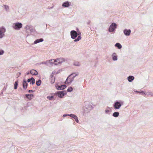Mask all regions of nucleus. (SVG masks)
Wrapping results in <instances>:
<instances>
[{
  "mask_svg": "<svg viewBox=\"0 0 153 153\" xmlns=\"http://www.w3.org/2000/svg\"><path fill=\"white\" fill-rule=\"evenodd\" d=\"M85 103L86 104L85 105L84 108L83 109V113L85 114L89 112L92 108V106L91 103L88 102H86Z\"/></svg>",
  "mask_w": 153,
  "mask_h": 153,
  "instance_id": "1",
  "label": "nucleus"
},
{
  "mask_svg": "<svg viewBox=\"0 0 153 153\" xmlns=\"http://www.w3.org/2000/svg\"><path fill=\"white\" fill-rule=\"evenodd\" d=\"M53 59H51L50 60H47L45 62H41L38 63L39 65L41 64L49 66L50 65H53Z\"/></svg>",
  "mask_w": 153,
  "mask_h": 153,
  "instance_id": "2",
  "label": "nucleus"
},
{
  "mask_svg": "<svg viewBox=\"0 0 153 153\" xmlns=\"http://www.w3.org/2000/svg\"><path fill=\"white\" fill-rule=\"evenodd\" d=\"M123 104L122 101H116L114 103L113 106L115 109H119Z\"/></svg>",
  "mask_w": 153,
  "mask_h": 153,
  "instance_id": "3",
  "label": "nucleus"
},
{
  "mask_svg": "<svg viewBox=\"0 0 153 153\" xmlns=\"http://www.w3.org/2000/svg\"><path fill=\"white\" fill-rule=\"evenodd\" d=\"M53 64L55 65H57L58 64H61L65 61V59L62 58H57L56 59H53Z\"/></svg>",
  "mask_w": 153,
  "mask_h": 153,
  "instance_id": "4",
  "label": "nucleus"
},
{
  "mask_svg": "<svg viewBox=\"0 0 153 153\" xmlns=\"http://www.w3.org/2000/svg\"><path fill=\"white\" fill-rule=\"evenodd\" d=\"M75 74L74 73H73L68 76L65 81V84L71 83L73 81L74 79L71 76Z\"/></svg>",
  "mask_w": 153,
  "mask_h": 153,
  "instance_id": "5",
  "label": "nucleus"
},
{
  "mask_svg": "<svg viewBox=\"0 0 153 153\" xmlns=\"http://www.w3.org/2000/svg\"><path fill=\"white\" fill-rule=\"evenodd\" d=\"M22 24L19 22L13 24V27L15 30H19L22 27Z\"/></svg>",
  "mask_w": 153,
  "mask_h": 153,
  "instance_id": "6",
  "label": "nucleus"
},
{
  "mask_svg": "<svg viewBox=\"0 0 153 153\" xmlns=\"http://www.w3.org/2000/svg\"><path fill=\"white\" fill-rule=\"evenodd\" d=\"M117 24L115 23H112L109 28V32H114L117 28Z\"/></svg>",
  "mask_w": 153,
  "mask_h": 153,
  "instance_id": "7",
  "label": "nucleus"
},
{
  "mask_svg": "<svg viewBox=\"0 0 153 153\" xmlns=\"http://www.w3.org/2000/svg\"><path fill=\"white\" fill-rule=\"evenodd\" d=\"M6 29L4 26L0 27V39H2L4 36V33L5 32Z\"/></svg>",
  "mask_w": 153,
  "mask_h": 153,
  "instance_id": "8",
  "label": "nucleus"
},
{
  "mask_svg": "<svg viewBox=\"0 0 153 153\" xmlns=\"http://www.w3.org/2000/svg\"><path fill=\"white\" fill-rule=\"evenodd\" d=\"M25 29L26 30H29L31 32H34L35 31V29L32 25H27L25 27Z\"/></svg>",
  "mask_w": 153,
  "mask_h": 153,
  "instance_id": "9",
  "label": "nucleus"
},
{
  "mask_svg": "<svg viewBox=\"0 0 153 153\" xmlns=\"http://www.w3.org/2000/svg\"><path fill=\"white\" fill-rule=\"evenodd\" d=\"M70 34L71 38L73 39H75L77 37V32L74 30H72L71 31Z\"/></svg>",
  "mask_w": 153,
  "mask_h": 153,
  "instance_id": "10",
  "label": "nucleus"
},
{
  "mask_svg": "<svg viewBox=\"0 0 153 153\" xmlns=\"http://www.w3.org/2000/svg\"><path fill=\"white\" fill-rule=\"evenodd\" d=\"M66 94V93H65L63 91H58L56 93V95H57L59 97L61 98H62Z\"/></svg>",
  "mask_w": 153,
  "mask_h": 153,
  "instance_id": "11",
  "label": "nucleus"
},
{
  "mask_svg": "<svg viewBox=\"0 0 153 153\" xmlns=\"http://www.w3.org/2000/svg\"><path fill=\"white\" fill-rule=\"evenodd\" d=\"M123 33L124 35L126 36H128L130 35L131 31L130 29H126L123 30Z\"/></svg>",
  "mask_w": 153,
  "mask_h": 153,
  "instance_id": "12",
  "label": "nucleus"
},
{
  "mask_svg": "<svg viewBox=\"0 0 153 153\" xmlns=\"http://www.w3.org/2000/svg\"><path fill=\"white\" fill-rule=\"evenodd\" d=\"M77 36L79 35V36H78L77 38L76 39H75L74 41V42H76L79 41L81 39V33L79 31H78L77 32Z\"/></svg>",
  "mask_w": 153,
  "mask_h": 153,
  "instance_id": "13",
  "label": "nucleus"
},
{
  "mask_svg": "<svg viewBox=\"0 0 153 153\" xmlns=\"http://www.w3.org/2000/svg\"><path fill=\"white\" fill-rule=\"evenodd\" d=\"M70 5V3L68 1H65L63 2L62 4V6L65 7H68Z\"/></svg>",
  "mask_w": 153,
  "mask_h": 153,
  "instance_id": "14",
  "label": "nucleus"
},
{
  "mask_svg": "<svg viewBox=\"0 0 153 153\" xmlns=\"http://www.w3.org/2000/svg\"><path fill=\"white\" fill-rule=\"evenodd\" d=\"M112 60L113 61H117V56L115 53H114L111 55Z\"/></svg>",
  "mask_w": 153,
  "mask_h": 153,
  "instance_id": "15",
  "label": "nucleus"
},
{
  "mask_svg": "<svg viewBox=\"0 0 153 153\" xmlns=\"http://www.w3.org/2000/svg\"><path fill=\"white\" fill-rule=\"evenodd\" d=\"M27 85H28V84L26 82V81L25 80V79L24 80L23 82V83H22L23 88L24 89H26L27 88Z\"/></svg>",
  "mask_w": 153,
  "mask_h": 153,
  "instance_id": "16",
  "label": "nucleus"
},
{
  "mask_svg": "<svg viewBox=\"0 0 153 153\" xmlns=\"http://www.w3.org/2000/svg\"><path fill=\"white\" fill-rule=\"evenodd\" d=\"M30 73L32 75H37L38 74V72L36 70L32 69L30 71Z\"/></svg>",
  "mask_w": 153,
  "mask_h": 153,
  "instance_id": "17",
  "label": "nucleus"
},
{
  "mask_svg": "<svg viewBox=\"0 0 153 153\" xmlns=\"http://www.w3.org/2000/svg\"><path fill=\"white\" fill-rule=\"evenodd\" d=\"M134 77L132 76H129L127 77L128 81L130 82H132L134 79Z\"/></svg>",
  "mask_w": 153,
  "mask_h": 153,
  "instance_id": "18",
  "label": "nucleus"
},
{
  "mask_svg": "<svg viewBox=\"0 0 153 153\" xmlns=\"http://www.w3.org/2000/svg\"><path fill=\"white\" fill-rule=\"evenodd\" d=\"M44 39L43 38H40L39 39H36L35 41H34V44H36L38 43H39L40 42H42L43 41Z\"/></svg>",
  "mask_w": 153,
  "mask_h": 153,
  "instance_id": "19",
  "label": "nucleus"
},
{
  "mask_svg": "<svg viewBox=\"0 0 153 153\" xmlns=\"http://www.w3.org/2000/svg\"><path fill=\"white\" fill-rule=\"evenodd\" d=\"M25 96L27 99L30 100H31L32 98L33 97V95L32 94H26Z\"/></svg>",
  "mask_w": 153,
  "mask_h": 153,
  "instance_id": "20",
  "label": "nucleus"
},
{
  "mask_svg": "<svg viewBox=\"0 0 153 153\" xmlns=\"http://www.w3.org/2000/svg\"><path fill=\"white\" fill-rule=\"evenodd\" d=\"M110 108L109 107L107 106L106 108V109L105 110V112L107 114H109V112H111V110H110Z\"/></svg>",
  "mask_w": 153,
  "mask_h": 153,
  "instance_id": "21",
  "label": "nucleus"
},
{
  "mask_svg": "<svg viewBox=\"0 0 153 153\" xmlns=\"http://www.w3.org/2000/svg\"><path fill=\"white\" fill-rule=\"evenodd\" d=\"M115 46L117 47L119 49H120L122 48L121 45L119 43H116L115 45Z\"/></svg>",
  "mask_w": 153,
  "mask_h": 153,
  "instance_id": "22",
  "label": "nucleus"
},
{
  "mask_svg": "<svg viewBox=\"0 0 153 153\" xmlns=\"http://www.w3.org/2000/svg\"><path fill=\"white\" fill-rule=\"evenodd\" d=\"M119 114V113L118 112H115L113 113L112 115L115 117H117Z\"/></svg>",
  "mask_w": 153,
  "mask_h": 153,
  "instance_id": "23",
  "label": "nucleus"
},
{
  "mask_svg": "<svg viewBox=\"0 0 153 153\" xmlns=\"http://www.w3.org/2000/svg\"><path fill=\"white\" fill-rule=\"evenodd\" d=\"M41 81L40 79H38L36 82V84L37 86H39L41 83Z\"/></svg>",
  "mask_w": 153,
  "mask_h": 153,
  "instance_id": "24",
  "label": "nucleus"
},
{
  "mask_svg": "<svg viewBox=\"0 0 153 153\" xmlns=\"http://www.w3.org/2000/svg\"><path fill=\"white\" fill-rule=\"evenodd\" d=\"M56 88L58 90H62V85H58V84H57L56 85Z\"/></svg>",
  "mask_w": 153,
  "mask_h": 153,
  "instance_id": "25",
  "label": "nucleus"
},
{
  "mask_svg": "<svg viewBox=\"0 0 153 153\" xmlns=\"http://www.w3.org/2000/svg\"><path fill=\"white\" fill-rule=\"evenodd\" d=\"M18 81H16L14 83V88L15 89H16L17 88V87H18Z\"/></svg>",
  "mask_w": 153,
  "mask_h": 153,
  "instance_id": "26",
  "label": "nucleus"
},
{
  "mask_svg": "<svg viewBox=\"0 0 153 153\" xmlns=\"http://www.w3.org/2000/svg\"><path fill=\"white\" fill-rule=\"evenodd\" d=\"M74 65L76 66H79L80 65V64L79 62H74Z\"/></svg>",
  "mask_w": 153,
  "mask_h": 153,
  "instance_id": "27",
  "label": "nucleus"
},
{
  "mask_svg": "<svg viewBox=\"0 0 153 153\" xmlns=\"http://www.w3.org/2000/svg\"><path fill=\"white\" fill-rule=\"evenodd\" d=\"M47 98L50 100H51L54 98V97L53 96H48L47 97Z\"/></svg>",
  "mask_w": 153,
  "mask_h": 153,
  "instance_id": "28",
  "label": "nucleus"
},
{
  "mask_svg": "<svg viewBox=\"0 0 153 153\" xmlns=\"http://www.w3.org/2000/svg\"><path fill=\"white\" fill-rule=\"evenodd\" d=\"M73 88L71 87H69L68 89H67V91L68 92H71L73 91Z\"/></svg>",
  "mask_w": 153,
  "mask_h": 153,
  "instance_id": "29",
  "label": "nucleus"
},
{
  "mask_svg": "<svg viewBox=\"0 0 153 153\" xmlns=\"http://www.w3.org/2000/svg\"><path fill=\"white\" fill-rule=\"evenodd\" d=\"M31 79H32V82H30V84H32L33 85L35 83V79L33 77H31Z\"/></svg>",
  "mask_w": 153,
  "mask_h": 153,
  "instance_id": "30",
  "label": "nucleus"
},
{
  "mask_svg": "<svg viewBox=\"0 0 153 153\" xmlns=\"http://www.w3.org/2000/svg\"><path fill=\"white\" fill-rule=\"evenodd\" d=\"M68 116H70L71 117L74 118L75 117H76V115L74 114H68Z\"/></svg>",
  "mask_w": 153,
  "mask_h": 153,
  "instance_id": "31",
  "label": "nucleus"
},
{
  "mask_svg": "<svg viewBox=\"0 0 153 153\" xmlns=\"http://www.w3.org/2000/svg\"><path fill=\"white\" fill-rule=\"evenodd\" d=\"M75 120V121L77 123H78L79 122V120L78 119V117H77L76 116V117H75V118H74Z\"/></svg>",
  "mask_w": 153,
  "mask_h": 153,
  "instance_id": "32",
  "label": "nucleus"
},
{
  "mask_svg": "<svg viewBox=\"0 0 153 153\" xmlns=\"http://www.w3.org/2000/svg\"><path fill=\"white\" fill-rule=\"evenodd\" d=\"M4 8L6 10H7L9 9V7L6 5H4Z\"/></svg>",
  "mask_w": 153,
  "mask_h": 153,
  "instance_id": "33",
  "label": "nucleus"
},
{
  "mask_svg": "<svg viewBox=\"0 0 153 153\" xmlns=\"http://www.w3.org/2000/svg\"><path fill=\"white\" fill-rule=\"evenodd\" d=\"M62 85L61 87H62V90L65 89L67 87L65 85Z\"/></svg>",
  "mask_w": 153,
  "mask_h": 153,
  "instance_id": "34",
  "label": "nucleus"
},
{
  "mask_svg": "<svg viewBox=\"0 0 153 153\" xmlns=\"http://www.w3.org/2000/svg\"><path fill=\"white\" fill-rule=\"evenodd\" d=\"M4 51L3 50H1L0 51V55H2L4 54Z\"/></svg>",
  "mask_w": 153,
  "mask_h": 153,
  "instance_id": "35",
  "label": "nucleus"
},
{
  "mask_svg": "<svg viewBox=\"0 0 153 153\" xmlns=\"http://www.w3.org/2000/svg\"><path fill=\"white\" fill-rule=\"evenodd\" d=\"M55 73V72H54L53 71L52 72V73L50 75V77H51V78H52L53 77V76H54V74Z\"/></svg>",
  "mask_w": 153,
  "mask_h": 153,
  "instance_id": "36",
  "label": "nucleus"
},
{
  "mask_svg": "<svg viewBox=\"0 0 153 153\" xmlns=\"http://www.w3.org/2000/svg\"><path fill=\"white\" fill-rule=\"evenodd\" d=\"M75 74H74L73 75V76H72V77L74 79V78L76 76H77L78 75V74H76L75 73Z\"/></svg>",
  "mask_w": 153,
  "mask_h": 153,
  "instance_id": "37",
  "label": "nucleus"
},
{
  "mask_svg": "<svg viewBox=\"0 0 153 153\" xmlns=\"http://www.w3.org/2000/svg\"><path fill=\"white\" fill-rule=\"evenodd\" d=\"M31 78L27 79V82H32V79H31Z\"/></svg>",
  "mask_w": 153,
  "mask_h": 153,
  "instance_id": "38",
  "label": "nucleus"
},
{
  "mask_svg": "<svg viewBox=\"0 0 153 153\" xmlns=\"http://www.w3.org/2000/svg\"><path fill=\"white\" fill-rule=\"evenodd\" d=\"M68 114H64L63 115L62 117H66V116H68Z\"/></svg>",
  "mask_w": 153,
  "mask_h": 153,
  "instance_id": "39",
  "label": "nucleus"
},
{
  "mask_svg": "<svg viewBox=\"0 0 153 153\" xmlns=\"http://www.w3.org/2000/svg\"><path fill=\"white\" fill-rule=\"evenodd\" d=\"M140 93H141L143 95H146L145 93H144V92L143 91L140 92Z\"/></svg>",
  "mask_w": 153,
  "mask_h": 153,
  "instance_id": "40",
  "label": "nucleus"
},
{
  "mask_svg": "<svg viewBox=\"0 0 153 153\" xmlns=\"http://www.w3.org/2000/svg\"><path fill=\"white\" fill-rule=\"evenodd\" d=\"M31 92H34V91L33 90H28V92L29 93H30Z\"/></svg>",
  "mask_w": 153,
  "mask_h": 153,
  "instance_id": "41",
  "label": "nucleus"
},
{
  "mask_svg": "<svg viewBox=\"0 0 153 153\" xmlns=\"http://www.w3.org/2000/svg\"><path fill=\"white\" fill-rule=\"evenodd\" d=\"M30 72H27V75H28L30 74Z\"/></svg>",
  "mask_w": 153,
  "mask_h": 153,
  "instance_id": "42",
  "label": "nucleus"
},
{
  "mask_svg": "<svg viewBox=\"0 0 153 153\" xmlns=\"http://www.w3.org/2000/svg\"><path fill=\"white\" fill-rule=\"evenodd\" d=\"M76 30H77V32L79 31V29L78 28H77L76 29Z\"/></svg>",
  "mask_w": 153,
  "mask_h": 153,
  "instance_id": "43",
  "label": "nucleus"
},
{
  "mask_svg": "<svg viewBox=\"0 0 153 153\" xmlns=\"http://www.w3.org/2000/svg\"><path fill=\"white\" fill-rule=\"evenodd\" d=\"M136 92L138 93H140V92L138 91H136Z\"/></svg>",
  "mask_w": 153,
  "mask_h": 153,
  "instance_id": "44",
  "label": "nucleus"
},
{
  "mask_svg": "<svg viewBox=\"0 0 153 153\" xmlns=\"http://www.w3.org/2000/svg\"><path fill=\"white\" fill-rule=\"evenodd\" d=\"M151 96H153V94H151Z\"/></svg>",
  "mask_w": 153,
  "mask_h": 153,
  "instance_id": "45",
  "label": "nucleus"
},
{
  "mask_svg": "<svg viewBox=\"0 0 153 153\" xmlns=\"http://www.w3.org/2000/svg\"><path fill=\"white\" fill-rule=\"evenodd\" d=\"M19 74L20 75V74H21V73H19Z\"/></svg>",
  "mask_w": 153,
  "mask_h": 153,
  "instance_id": "46",
  "label": "nucleus"
},
{
  "mask_svg": "<svg viewBox=\"0 0 153 153\" xmlns=\"http://www.w3.org/2000/svg\"><path fill=\"white\" fill-rule=\"evenodd\" d=\"M46 27H47V24H46Z\"/></svg>",
  "mask_w": 153,
  "mask_h": 153,
  "instance_id": "47",
  "label": "nucleus"
}]
</instances>
